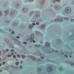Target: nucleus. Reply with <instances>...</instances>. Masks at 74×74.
<instances>
[{
    "instance_id": "obj_1",
    "label": "nucleus",
    "mask_w": 74,
    "mask_h": 74,
    "mask_svg": "<svg viewBox=\"0 0 74 74\" xmlns=\"http://www.w3.org/2000/svg\"><path fill=\"white\" fill-rule=\"evenodd\" d=\"M53 67L51 66H48L47 68V71L48 73H51L52 71Z\"/></svg>"
},
{
    "instance_id": "obj_2",
    "label": "nucleus",
    "mask_w": 74,
    "mask_h": 74,
    "mask_svg": "<svg viewBox=\"0 0 74 74\" xmlns=\"http://www.w3.org/2000/svg\"><path fill=\"white\" fill-rule=\"evenodd\" d=\"M71 8L69 7H66L65 9V12L66 13H69L71 12Z\"/></svg>"
},
{
    "instance_id": "obj_3",
    "label": "nucleus",
    "mask_w": 74,
    "mask_h": 74,
    "mask_svg": "<svg viewBox=\"0 0 74 74\" xmlns=\"http://www.w3.org/2000/svg\"><path fill=\"white\" fill-rule=\"evenodd\" d=\"M54 8L56 10H60V6L58 5H56L54 6Z\"/></svg>"
},
{
    "instance_id": "obj_4",
    "label": "nucleus",
    "mask_w": 74,
    "mask_h": 74,
    "mask_svg": "<svg viewBox=\"0 0 74 74\" xmlns=\"http://www.w3.org/2000/svg\"><path fill=\"white\" fill-rule=\"evenodd\" d=\"M30 58H31V59H32L33 60H34V61H36V60H37L36 59V58L32 56H30Z\"/></svg>"
},
{
    "instance_id": "obj_5",
    "label": "nucleus",
    "mask_w": 74,
    "mask_h": 74,
    "mask_svg": "<svg viewBox=\"0 0 74 74\" xmlns=\"http://www.w3.org/2000/svg\"><path fill=\"white\" fill-rule=\"evenodd\" d=\"M62 21L63 19H62V17H61L60 18L55 20V21H56L57 22H62Z\"/></svg>"
},
{
    "instance_id": "obj_6",
    "label": "nucleus",
    "mask_w": 74,
    "mask_h": 74,
    "mask_svg": "<svg viewBox=\"0 0 74 74\" xmlns=\"http://www.w3.org/2000/svg\"><path fill=\"white\" fill-rule=\"evenodd\" d=\"M29 41L30 42H32L33 41V37L32 35L30 36Z\"/></svg>"
},
{
    "instance_id": "obj_7",
    "label": "nucleus",
    "mask_w": 74,
    "mask_h": 74,
    "mask_svg": "<svg viewBox=\"0 0 74 74\" xmlns=\"http://www.w3.org/2000/svg\"><path fill=\"white\" fill-rule=\"evenodd\" d=\"M45 45H46V46L47 47H50V48H51V47H50V45H49V44L47 42H46V43Z\"/></svg>"
},
{
    "instance_id": "obj_8",
    "label": "nucleus",
    "mask_w": 74,
    "mask_h": 74,
    "mask_svg": "<svg viewBox=\"0 0 74 74\" xmlns=\"http://www.w3.org/2000/svg\"><path fill=\"white\" fill-rule=\"evenodd\" d=\"M5 42H7L8 44H10V42H10V40L7 39H5Z\"/></svg>"
},
{
    "instance_id": "obj_9",
    "label": "nucleus",
    "mask_w": 74,
    "mask_h": 74,
    "mask_svg": "<svg viewBox=\"0 0 74 74\" xmlns=\"http://www.w3.org/2000/svg\"><path fill=\"white\" fill-rule=\"evenodd\" d=\"M25 10V12H27V11H28V10L27 8H25V9H23V11H24V10Z\"/></svg>"
},
{
    "instance_id": "obj_10",
    "label": "nucleus",
    "mask_w": 74,
    "mask_h": 74,
    "mask_svg": "<svg viewBox=\"0 0 74 74\" xmlns=\"http://www.w3.org/2000/svg\"><path fill=\"white\" fill-rule=\"evenodd\" d=\"M33 27V26L32 25H30L29 26V29H32Z\"/></svg>"
},
{
    "instance_id": "obj_11",
    "label": "nucleus",
    "mask_w": 74,
    "mask_h": 74,
    "mask_svg": "<svg viewBox=\"0 0 74 74\" xmlns=\"http://www.w3.org/2000/svg\"><path fill=\"white\" fill-rule=\"evenodd\" d=\"M14 41L15 43H16V44H17V42H19V41L18 40V39H16V40H14Z\"/></svg>"
},
{
    "instance_id": "obj_12",
    "label": "nucleus",
    "mask_w": 74,
    "mask_h": 74,
    "mask_svg": "<svg viewBox=\"0 0 74 74\" xmlns=\"http://www.w3.org/2000/svg\"><path fill=\"white\" fill-rule=\"evenodd\" d=\"M34 47H41V45H34Z\"/></svg>"
},
{
    "instance_id": "obj_13",
    "label": "nucleus",
    "mask_w": 74,
    "mask_h": 74,
    "mask_svg": "<svg viewBox=\"0 0 74 74\" xmlns=\"http://www.w3.org/2000/svg\"><path fill=\"white\" fill-rule=\"evenodd\" d=\"M52 51L53 52H56V53H58V51L57 50L55 51L53 49L52 50Z\"/></svg>"
},
{
    "instance_id": "obj_14",
    "label": "nucleus",
    "mask_w": 74,
    "mask_h": 74,
    "mask_svg": "<svg viewBox=\"0 0 74 74\" xmlns=\"http://www.w3.org/2000/svg\"><path fill=\"white\" fill-rule=\"evenodd\" d=\"M69 63H70V64H71V66H74V63H71V62H68Z\"/></svg>"
},
{
    "instance_id": "obj_15",
    "label": "nucleus",
    "mask_w": 74,
    "mask_h": 74,
    "mask_svg": "<svg viewBox=\"0 0 74 74\" xmlns=\"http://www.w3.org/2000/svg\"><path fill=\"white\" fill-rule=\"evenodd\" d=\"M53 3H55L56 1H58L60 2V0H53Z\"/></svg>"
},
{
    "instance_id": "obj_16",
    "label": "nucleus",
    "mask_w": 74,
    "mask_h": 74,
    "mask_svg": "<svg viewBox=\"0 0 74 74\" xmlns=\"http://www.w3.org/2000/svg\"><path fill=\"white\" fill-rule=\"evenodd\" d=\"M9 47H10V48H14V47L13 46L11 45H9Z\"/></svg>"
},
{
    "instance_id": "obj_17",
    "label": "nucleus",
    "mask_w": 74,
    "mask_h": 74,
    "mask_svg": "<svg viewBox=\"0 0 74 74\" xmlns=\"http://www.w3.org/2000/svg\"><path fill=\"white\" fill-rule=\"evenodd\" d=\"M22 59H24V58H25V56L22 55Z\"/></svg>"
},
{
    "instance_id": "obj_18",
    "label": "nucleus",
    "mask_w": 74,
    "mask_h": 74,
    "mask_svg": "<svg viewBox=\"0 0 74 74\" xmlns=\"http://www.w3.org/2000/svg\"><path fill=\"white\" fill-rule=\"evenodd\" d=\"M17 56L18 57V58H21V56H20V55H19V54H18L17 55Z\"/></svg>"
},
{
    "instance_id": "obj_19",
    "label": "nucleus",
    "mask_w": 74,
    "mask_h": 74,
    "mask_svg": "<svg viewBox=\"0 0 74 74\" xmlns=\"http://www.w3.org/2000/svg\"><path fill=\"white\" fill-rule=\"evenodd\" d=\"M23 44H25V45H26V44H27V42H23Z\"/></svg>"
},
{
    "instance_id": "obj_20",
    "label": "nucleus",
    "mask_w": 74,
    "mask_h": 74,
    "mask_svg": "<svg viewBox=\"0 0 74 74\" xmlns=\"http://www.w3.org/2000/svg\"><path fill=\"white\" fill-rule=\"evenodd\" d=\"M16 65H18L19 64V62H17L16 63Z\"/></svg>"
},
{
    "instance_id": "obj_21",
    "label": "nucleus",
    "mask_w": 74,
    "mask_h": 74,
    "mask_svg": "<svg viewBox=\"0 0 74 74\" xmlns=\"http://www.w3.org/2000/svg\"><path fill=\"white\" fill-rule=\"evenodd\" d=\"M13 58H14V59H15V58H16V56L15 55L13 56Z\"/></svg>"
},
{
    "instance_id": "obj_22",
    "label": "nucleus",
    "mask_w": 74,
    "mask_h": 74,
    "mask_svg": "<svg viewBox=\"0 0 74 74\" xmlns=\"http://www.w3.org/2000/svg\"><path fill=\"white\" fill-rule=\"evenodd\" d=\"M64 56L66 58H68V56H67V55H64Z\"/></svg>"
},
{
    "instance_id": "obj_23",
    "label": "nucleus",
    "mask_w": 74,
    "mask_h": 74,
    "mask_svg": "<svg viewBox=\"0 0 74 74\" xmlns=\"http://www.w3.org/2000/svg\"><path fill=\"white\" fill-rule=\"evenodd\" d=\"M64 19H65L67 21L68 20V18H64Z\"/></svg>"
},
{
    "instance_id": "obj_24",
    "label": "nucleus",
    "mask_w": 74,
    "mask_h": 74,
    "mask_svg": "<svg viewBox=\"0 0 74 74\" xmlns=\"http://www.w3.org/2000/svg\"><path fill=\"white\" fill-rule=\"evenodd\" d=\"M41 59H44V57L41 56Z\"/></svg>"
},
{
    "instance_id": "obj_25",
    "label": "nucleus",
    "mask_w": 74,
    "mask_h": 74,
    "mask_svg": "<svg viewBox=\"0 0 74 74\" xmlns=\"http://www.w3.org/2000/svg\"><path fill=\"white\" fill-rule=\"evenodd\" d=\"M6 12V13H8L9 11L8 10H7L6 11H5V12Z\"/></svg>"
},
{
    "instance_id": "obj_26",
    "label": "nucleus",
    "mask_w": 74,
    "mask_h": 74,
    "mask_svg": "<svg viewBox=\"0 0 74 74\" xmlns=\"http://www.w3.org/2000/svg\"><path fill=\"white\" fill-rule=\"evenodd\" d=\"M11 55H8V57H11Z\"/></svg>"
},
{
    "instance_id": "obj_27",
    "label": "nucleus",
    "mask_w": 74,
    "mask_h": 74,
    "mask_svg": "<svg viewBox=\"0 0 74 74\" xmlns=\"http://www.w3.org/2000/svg\"><path fill=\"white\" fill-rule=\"evenodd\" d=\"M16 5H17V6L18 7V6H19V4H18V3H16Z\"/></svg>"
},
{
    "instance_id": "obj_28",
    "label": "nucleus",
    "mask_w": 74,
    "mask_h": 74,
    "mask_svg": "<svg viewBox=\"0 0 74 74\" xmlns=\"http://www.w3.org/2000/svg\"><path fill=\"white\" fill-rule=\"evenodd\" d=\"M36 24L38 25H39V24H40V23H38V22H37L36 23Z\"/></svg>"
},
{
    "instance_id": "obj_29",
    "label": "nucleus",
    "mask_w": 74,
    "mask_h": 74,
    "mask_svg": "<svg viewBox=\"0 0 74 74\" xmlns=\"http://www.w3.org/2000/svg\"><path fill=\"white\" fill-rule=\"evenodd\" d=\"M11 52H14V50L13 49L11 50Z\"/></svg>"
},
{
    "instance_id": "obj_30",
    "label": "nucleus",
    "mask_w": 74,
    "mask_h": 74,
    "mask_svg": "<svg viewBox=\"0 0 74 74\" xmlns=\"http://www.w3.org/2000/svg\"><path fill=\"white\" fill-rule=\"evenodd\" d=\"M14 31H12V34H14Z\"/></svg>"
},
{
    "instance_id": "obj_31",
    "label": "nucleus",
    "mask_w": 74,
    "mask_h": 74,
    "mask_svg": "<svg viewBox=\"0 0 74 74\" xmlns=\"http://www.w3.org/2000/svg\"><path fill=\"white\" fill-rule=\"evenodd\" d=\"M5 62H4L3 63V64H5Z\"/></svg>"
},
{
    "instance_id": "obj_32",
    "label": "nucleus",
    "mask_w": 74,
    "mask_h": 74,
    "mask_svg": "<svg viewBox=\"0 0 74 74\" xmlns=\"http://www.w3.org/2000/svg\"><path fill=\"white\" fill-rule=\"evenodd\" d=\"M20 69H22V66H20Z\"/></svg>"
},
{
    "instance_id": "obj_33",
    "label": "nucleus",
    "mask_w": 74,
    "mask_h": 74,
    "mask_svg": "<svg viewBox=\"0 0 74 74\" xmlns=\"http://www.w3.org/2000/svg\"><path fill=\"white\" fill-rule=\"evenodd\" d=\"M29 0V1H31V2L33 1V0Z\"/></svg>"
},
{
    "instance_id": "obj_34",
    "label": "nucleus",
    "mask_w": 74,
    "mask_h": 74,
    "mask_svg": "<svg viewBox=\"0 0 74 74\" xmlns=\"http://www.w3.org/2000/svg\"><path fill=\"white\" fill-rule=\"evenodd\" d=\"M12 13H14V12L13 11L11 12V14H13Z\"/></svg>"
},
{
    "instance_id": "obj_35",
    "label": "nucleus",
    "mask_w": 74,
    "mask_h": 74,
    "mask_svg": "<svg viewBox=\"0 0 74 74\" xmlns=\"http://www.w3.org/2000/svg\"><path fill=\"white\" fill-rule=\"evenodd\" d=\"M32 25H33L34 26V25H35L36 24H35V23H33L32 24Z\"/></svg>"
},
{
    "instance_id": "obj_36",
    "label": "nucleus",
    "mask_w": 74,
    "mask_h": 74,
    "mask_svg": "<svg viewBox=\"0 0 74 74\" xmlns=\"http://www.w3.org/2000/svg\"><path fill=\"white\" fill-rule=\"evenodd\" d=\"M11 54L12 55H14V53H11Z\"/></svg>"
},
{
    "instance_id": "obj_37",
    "label": "nucleus",
    "mask_w": 74,
    "mask_h": 74,
    "mask_svg": "<svg viewBox=\"0 0 74 74\" xmlns=\"http://www.w3.org/2000/svg\"><path fill=\"white\" fill-rule=\"evenodd\" d=\"M16 38H20V37H19V36H17Z\"/></svg>"
},
{
    "instance_id": "obj_38",
    "label": "nucleus",
    "mask_w": 74,
    "mask_h": 74,
    "mask_svg": "<svg viewBox=\"0 0 74 74\" xmlns=\"http://www.w3.org/2000/svg\"><path fill=\"white\" fill-rule=\"evenodd\" d=\"M9 50H8V49H7L6 50V51L7 52H8Z\"/></svg>"
},
{
    "instance_id": "obj_39",
    "label": "nucleus",
    "mask_w": 74,
    "mask_h": 74,
    "mask_svg": "<svg viewBox=\"0 0 74 74\" xmlns=\"http://www.w3.org/2000/svg\"><path fill=\"white\" fill-rule=\"evenodd\" d=\"M36 42V41L35 40H33V42Z\"/></svg>"
},
{
    "instance_id": "obj_40",
    "label": "nucleus",
    "mask_w": 74,
    "mask_h": 74,
    "mask_svg": "<svg viewBox=\"0 0 74 74\" xmlns=\"http://www.w3.org/2000/svg\"><path fill=\"white\" fill-rule=\"evenodd\" d=\"M1 72H2V70H0V73Z\"/></svg>"
},
{
    "instance_id": "obj_41",
    "label": "nucleus",
    "mask_w": 74,
    "mask_h": 74,
    "mask_svg": "<svg viewBox=\"0 0 74 74\" xmlns=\"http://www.w3.org/2000/svg\"><path fill=\"white\" fill-rule=\"evenodd\" d=\"M74 21V20L73 19H71V21Z\"/></svg>"
},
{
    "instance_id": "obj_42",
    "label": "nucleus",
    "mask_w": 74,
    "mask_h": 74,
    "mask_svg": "<svg viewBox=\"0 0 74 74\" xmlns=\"http://www.w3.org/2000/svg\"><path fill=\"white\" fill-rule=\"evenodd\" d=\"M21 63H23V61H21Z\"/></svg>"
},
{
    "instance_id": "obj_43",
    "label": "nucleus",
    "mask_w": 74,
    "mask_h": 74,
    "mask_svg": "<svg viewBox=\"0 0 74 74\" xmlns=\"http://www.w3.org/2000/svg\"><path fill=\"white\" fill-rule=\"evenodd\" d=\"M44 1H43L42 3H43V4H44Z\"/></svg>"
},
{
    "instance_id": "obj_44",
    "label": "nucleus",
    "mask_w": 74,
    "mask_h": 74,
    "mask_svg": "<svg viewBox=\"0 0 74 74\" xmlns=\"http://www.w3.org/2000/svg\"><path fill=\"white\" fill-rule=\"evenodd\" d=\"M62 53V55H64V53Z\"/></svg>"
},
{
    "instance_id": "obj_45",
    "label": "nucleus",
    "mask_w": 74,
    "mask_h": 74,
    "mask_svg": "<svg viewBox=\"0 0 74 74\" xmlns=\"http://www.w3.org/2000/svg\"><path fill=\"white\" fill-rule=\"evenodd\" d=\"M69 57L70 58H72V57L71 56H70Z\"/></svg>"
},
{
    "instance_id": "obj_46",
    "label": "nucleus",
    "mask_w": 74,
    "mask_h": 74,
    "mask_svg": "<svg viewBox=\"0 0 74 74\" xmlns=\"http://www.w3.org/2000/svg\"><path fill=\"white\" fill-rule=\"evenodd\" d=\"M2 65V64H0V66H1Z\"/></svg>"
},
{
    "instance_id": "obj_47",
    "label": "nucleus",
    "mask_w": 74,
    "mask_h": 74,
    "mask_svg": "<svg viewBox=\"0 0 74 74\" xmlns=\"http://www.w3.org/2000/svg\"><path fill=\"white\" fill-rule=\"evenodd\" d=\"M60 68L61 69H62V70H63V69H62V67H60Z\"/></svg>"
},
{
    "instance_id": "obj_48",
    "label": "nucleus",
    "mask_w": 74,
    "mask_h": 74,
    "mask_svg": "<svg viewBox=\"0 0 74 74\" xmlns=\"http://www.w3.org/2000/svg\"><path fill=\"white\" fill-rule=\"evenodd\" d=\"M36 22V21H34L33 22Z\"/></svg>"
},
{
    "instance_id": "obj_49",
    "label": "nucleus",
    "mask_w": 74,
    "mask_h": 74,
    "mask_svg": "<svg viewBox=\"0 0 74 74\" xmlns=\"http://www.w3.org/2000/svg\"><path fill=\"white\" fill-rule=\"evenodd\" d=\"M1 31H2V30H1V29H0V32H1Z\"/></svg>"
},
{
    "instance_id": "obj_50",
    "label": "nucleus",
    "mask_w": 74,
    "mask_h": 74,
    "mask_svg": "<svg viewBox=\"0 0 74 74\" xmlns=\"http://www.w3.org/2000/svg\"><path fill=\"white\" fill-rule=\"evenodd\" d=\"M37 16H40L39 15H37Z\"/></svg>"
},
{
    "instance_id": "obj_51",
    "label": "nucleus",
    "mask_w": 74,
    "mask_h": 74,
    "mask_svg": "<svg viewBox=\"0 0 74 74\" xmlns=\"http://www.w3.org/2000/svg\"><path fill=\"white\" fill-rule=\"evenodd\" d=\"M1 58H0V60H1Z\"/></svg>"
},
{
    "instance_id": "obj_52",
    "label": "nucleus",
    "mask_w": 74,
    "mask_h": 74,
    "mask_svg": "<svg viewBox=\"0 0 74 74\" xmlns=\"http://www.w3.org/2000/svg\"><path fill=\"white\" fill-rule=\"evenodd\" d=\"M9 30H10V32H11V31L10 30V29H9Z\"/></svg>"
},
{
    "instance_id": "obj_53",
    "label": "nucleus",
    "mask_w": 74,
    "mask_h": 74,
    "mask_svg": "<svg viewBox=\"0 0 74 74\" xmlns=\"http://www.w3.org/2000/svg\"><path fill=\"white\" fill-rule=\"evenodd\" d=\"M1 14V12H0V14Z\"/></svg>"
},
{
    "instance_id": "obj_54",
    "label": "nucleus",
    "mask_w": 74,
    "mask_h": 74,
    "mask_svg": "<svg viewBox=\"0 0 74 74\" xmlns=\"http://www.w3.org/2000/svg\"><path fill=\"white\" fill-rule=\"evenodd\" d=\"M73 3L74 4V1H73Z\"/></svg>"
},
{
    "instance_id": "obj_55",
    "label": "nucleus",
    "mask_w": 74,
    "mask_h": 74,
    "mask_svg": "<svg viewBox=\"0 0 74 74\" xmlns=\"http://www.w3.org/2000/svg\"><path fill=\"white\" fill-rule=\"evenodd\" d=\"M0 47H1V45H0Z\"/></svg>"
},
{
    "instance_id": "obj_56",
    "label": "nucleus",
    "mask_w": 74,
    "mask_h": 74,
    "mask_svg": "<svg viewBox=\"0 0 74 74\" xmlns=\"http://www.w3.org/2000/svg\"><path fill=\"white\" fill-rule=\"evenodd\" d=\"M58 41H59V40H58Z\"/></svg>"
},
{
    "instance_id": "obj_57",
    "label": "nucleus",
    "mask_w": 74,
    "mask_h": 74,
    "mask_svg": "<svg viewBox=\"0 0 74 74\" xmlns=\"http://www.w3.org/2000/svg\"><path fill=\"white\" fill-rule=\"evenodd\" d=\"M16 60H17V59H16Z\"/></svg>"
},
{
    "instance_id": "obj_58",
    "label": "nucleus",
    "mask_w": 74,
    "mask_h": 74,
    "mask_svg": "<svg viewBox=\"0 0 74 74\" xmlns=\"http://www.w3.org/2000/svg\"><path fill=\"white\" fill-rule=\"evenodd\" d=\"M32 13V12L30 13V14H31Z\"/></svg>"
},
{
    "instance_id": "obj_59",
    "label": "nucleus",
    "mask_w": 74,
    "mask_h": 74,
    "mask_svg": "<svg viewBox=\"0 0 74 74\" xmlns=\"http://www.w3.org/2000/svg\"><path fill=\"white\" fill-rule=\"evenodd\" d=\"M40 70L41 71V69H40Z\"/></svg>"
}]
</instances>
